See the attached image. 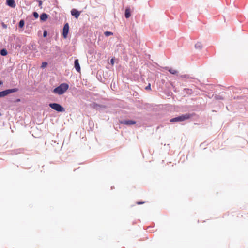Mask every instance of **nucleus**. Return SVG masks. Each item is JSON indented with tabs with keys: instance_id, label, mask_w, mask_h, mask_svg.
<instances>
[{
	"instance_id": "393cba45",
	"label": "nucleus",
	"mask_w": 248,
	"mask_h": 248,
	"mask_svg": "<svg viewBox=\"0 0 248 248\" xmlns=\"http://www.w3.org/2000/svg\"><path fill=\"white\" fill-rule=\"evenodd\" d=\"M40 16H47V14H45V13H43L42 15H41Z\"/></svg>"
},
{
	"instance_id": "bb28decb",
	"label": "nucleus",
	"mask_w": 248,
	"mask_h": 248,
	"mask_svg": "<svg viewBox=\"0 0 248 248\" xmlns=\"http://www.w3.org/2000/svg\"><path fill=\"white\" fill-rule=\"evenodd\" d=\"M38 17V16H35V17L36 18H37Z\"/></svg>"
},
{
	"instance_id": "b1692460",
	"label": "nucleus",
	"mask_w": 248,
	"mask_h": 248,
	"mask_svg": "<svg viewBox=\"0 0 248 248\" xmlns=\"http://www.w3.org/2000/svg\"><path fill=\"white\" fill-rule=\"evenodd\" d=\"M33 16H38V14L36 12H34L33 13Z\"/></svg>"
},
{
	"instance_id": "423d86ee",
	"label": "nucleus",
	"mask_w": 248,
	"mask_h": 248,
	"mask_svg": "<svg viewBox=\"0 0 248 248\" xmlns=\"http://www.w3.org/2000/svg\"><path fill=\"white\" fill-rule=\"evenodd\" d=\"M6 4L12 8H15L16 6L14 0H6Z\"/></svg>"
},
{
	"instance_id": "1a4fd4ad",
	"label": "nucleus",
	"mask_w": 248,
	"mask_h": 248,
	"mask_svg": "<svg viewBox=\"0 0 248 248\" xmlns=\"http://www.w3.org/2000/svg\"><path fill=\"white\" fill-rule=\"evenodd\" d=\"M71 12L72 16H79L81 13L80 11H78L75 9H73Z\"/></svg>"
},
{
	"instance_id": "9b49d317",
	"label": "nucleus",
	"mask_w": 248,
	"mask_h": 248,
	"mask_svg": "<svg viewBox=\"0 0 248 248\" xmlns=\"http://www.w3.org/2000/svg\"><path fill=\"white\" fill-rule=\"evenodd\" d=\"M0 54L2 56H6L7 54V51L6 49H3L0 51Z\"/></svg>"
},
{
	"instance_id": "412c9836",
	"label": "nucleus",
	"mask_w": 248,
	"mask_h": 248,
	"mask_svg": "<svg viewBox=\"0 0 248 248\" xmlns=\"http://www.w3.org/2000/svg\"><path fill=\"white\" fill-rule=\"evenodd\" d=\"M146 90H151V85L149 84V85L145 87Z\"/></svg>"
},
{
	"instance_id": "dca6fc26",
	"label": "nucleus",
	"mask_w": 248,
	"mask_h": 248,
	"mask_svg": "<svg viewBox=\"0 0 248 248\" xmlns=\"http://www.w3.org/2000/svg\"><path fill=\"white\" fill-rule=\"evenodd\" d=\"M48 16H40V20L42 21H45L47 19Z\"/></svg>"
},
{
	"instance_id": "f8f14e48",
	"label": "nucleus",
	"mask_w": 248,
	"mask_h": 248,
	"mask_svg": "<svg viewBox=\"0 0 248 248\" xmlns=\"http://www.w3.org/2000/svg\"><path fill=\"white\" fill-rule=\"evenodd\" d=\"M125 16H130V9L126 8L125 11Z\"/></svg>"
},
{
	"instance_id": "a211bd4d",
	"label": "nucleus",
	"mask_w": 248,
	"mask_h": 248,
	"mask_svg": "<svg viewBox=\"0 0 248 248\" xmlns=\"http://www.w3.org/2000/svg\"><path fill=\"white\" fill-rule=\"evenodd\" d=\"M145 203V201L137 202H136L137 204H138V205H140V204H144Z\"/></svg>"
},
{
	"instance_id": "9d476101",
	"label": "nucleus",
	"mask_w": 248,
	"mask_h": 248,
	"mask_svg": "<svg viewBox=\"0 0 248 248\" xmlns=\"http://www.w3.org/2000/svg\"><path fill=\"white\" fill-rule=\"evenodd\" d=\"M168 71H169L171 74H174V75L176 74H177V73H178V71H177L176 70H175V69H173V68H169V69H168Z\"/></svg>"
},
{
	"instance_id": "6e6552de",
	"label": "nucleus",
	"mask_w": 248,
	"mask_h": 248,
	"mask_svg": "<svg viewBox=\"0 0 248 248\" xmlns=\"http://www.w3.org/2000/svg\"><path fill=\"white\" fill-rule=\"evenodd\" d=\"M74 65H75V67L76 70L78 72H80V66L78 59H76L75 60Z\"/></svg>"
},
{
	"instance_id": "39448f33",
	"label": "nucleus",
	"mask_w": 248,
	"mask_h": 248,
	"mask_svg": "<svg viewBox=\"0 0 248 248\" xmlns=\"http://www.w3.org/2000/svg\"><path fill=\"white\" fill-rule=\"evenodd\" d=\"M69 26L68 23L64 24L63 30H62V36L64 38L67 37V35L69 32Z\"/></svg>"
},
{
	"instance_id": "a878e982",
	"label": "nucleus",
	"mask_w": 248,
	"mask_h": 248,
	"mask_svg": "<svg viewBox=\"0 0 248 248\" xmlns=\"http://www.w3.org/2000/svg\"><path fill=\"white\" fill-rule=\"evenodd\" d=\"M3 84L2 81H0V86Z\"/></svg>"
},
{
	"instance_id": "4be33fe9",
	"label": "nucleus",
	"mask_w": 248,
	"mask_h": 248,
	"mask_svg": "<svg viewBox=\"0 0 248 248\" xmlns=\"http://www.w3.org/2000/svg\"><path fill=\"white\" fill-rule=\"evenodd\" d=\"M110 62H111V64L112 65H113L114 64V58H112L110 60Z\"/></svg>"
},
{
	"instance_id": "6ab92c4d",
	"label": "nucleus",
	"mask_w": 248,
	"mask_h": 248,
	"mask_svg": "<svg viewBox=\"0 0 248 248\" xmlns=\"http://www.w3.org/2000/svg\"><path fill=\"white\" fill-rule=\"evenodd\" d=\"M39 6L41 8H42V1L41 0H38Z\"/></svg>"
},
{
	"instance_id": "20e7f679",
	"label": "nucleus",
	"mask_w": 248,
	"mask_h": 248,
	"mask_svg": "<svg viewBox=\"0 0 248 248\" xmlns=\"http://www.w3.org/2000/svg\"><path fill=\"white\" fill-rule=\"evenodd\" d=\"M18 91V89L17 88H14L0 92V98L4 97L11 93L16 92Z\"/></svg>"
},
{
	"instance_id": "ddd939ff",
	"label": "nucleus",
	"mask_w": 248,
	"mask_h": 248,
	"mask_svg": "<svg viewBox=\"0 0 248 248\" xmlns=\"http://www.w3.org/2000/svg\"><path fill=\"white\" fill-rule=\"evenodd\" d=\"M104 34L106 36H108L110 35H112L113 34V33L110 31H107L104 32Z\"/></svg>"
},
{
	"instance_id": "aec40b11",
	"label": "nucleus",
	"mask_w": 248,
	"mask_h": 248,
	"mask_svg": "<svg viewBox=\"0 0 248 248\" xmlns=\"http://www.w3.org/2000/svg\"><path fill=\"white\" fill-rule=\"evenodd\" d=\"M47 31H44V33H43V36L44 37H46L47 36Z\"/></svg>"
},
{
	"instance_id": "f257e3e1",
	"label": "nucleus",
	"mask_w": 248,
	"mask_h": 248,
	"mask_svg": "<svg viewBox=\"0 0 248 248\" xmlns=\"http://www.w3.org/2000/svg\"><path fill=\"white\" fill-rule=\"evenodd\" d=\"M68 88L69 85L67 83H62L54 89L53 93L61 95L63 94L68 90Z\"/></svg>"
},
{
	"instance_id": "5701e85b",
	"label": "nucleus",
	"mask_w": 248,
	"mask_h": 248,
	"mask_svg": "<svg viewBox=\"0 0 248 248\" xmlns=\"http://www.w3.org/2000/svg\"><path fill=\"white\" fill-rule=\"evenodd\" d=\"M2 26L3 28L6 29L7 28V25L3 23H2Z\"/></svg>"
},
{
	"instance_id": "cd10ccee",
	"label": "nucleus",
	"mask_w": 248,
	"mask_h": 248,
	"mask_svg": "<svg viewBox=\"0 0 248 248\" xmlns=\"http://www.w3.org/2000/svg\"><path fill=\"white\" fill-rule=\"evenodd\" d=\"M76 17V18H78V16H75Z\"/></svg>"
},
{
	"instance_id": "4468645a",
	"label": "nucleus",
	"mask_w": 248,
	"mask_h": 248,
	"mask_svg": "<svg viewBox=\"0 0 248 248\" xmlns=\"http://www.w3.org/2000/svg\"><path fill=\"white\" fill-rule=\"evenodd\" d=\"M24 26V21L23 20L20 21L19 23V27L20 28H22Z\"/></svg>"
},
{
	"instance_id": "f03ea898",
	"label": "nucleus",
	"mask_w": 248,
	"mask_h": 248,
	"mask_svg": "<svg viewBox=\"0 0 248 248\" xmlns=\"http://www.w3.org/2000/svg\"><path fill=\"white\" fill-rule=\"evenodd\" d=\"M191 117V115L186 113L178 117L172 118L170 120V122H182L189 119Z\"/></svg>"
},
{
	"instance_id": "f3484780",
	"label": "nucleus",
	"mask_w": 248,
	"mask_h": 248,
	"mask_svg": "<svg viewBox=\"0 0 248 248\" xmlns=\"http://www.w3.org/2000/svg\"><path fill=\"white\" fill-rule=\"evenodd\" d=\"M47 63L46 62H43L42 63L41 67L45 68L47 66Z\"/></svg>"
},
{
	"instance_id": "2eb2a0df",
	"label": "nucleus",
	"mask_w": 248,
	"mask_h": 248,
	"mask_svg": "<svg viewBox=\"0 0 248 248\" xmlns=\"http://www.w3.org/2000/svg\"><path fill=\"white\" fill-rule=\"evenodd\" d=\"M195 47L197 48L201 49L202 48V45L200 43H198L195 45Z\"/></svg>"
},
{
	"instance_id": "0eeeda50",
	"label": "nucleus",
	"mask_w": 248,
	"mask_h": 248,
	"mask_svg": "<svg viewBox=\"0 0 248 248\" xmlns=\"http://www.w3.org/2000/svg\"><path fill=\"white\" fill-rule=\"evenodd\" d=\"M125 125H133L136 124V121L133 120H124L121 122Z\"/></svg>"
},
{
	"instance_id": "7ed1b4c3",
	"label": "nucleus",
	"mask_w": 248,
	"mask_h": 248,
	"mask_svg": "<svg viewBox=\"0 0 248 248\" xmlns=\"http://www.w3.org/2000/svg\"><path fill=\"white\" fill-rule=\"evenodd\" d=\"M49 106L51 108L58 112L65 111V108L59 104L55 103H50L49 104Z\"/></svg>"
}]
</instances>
